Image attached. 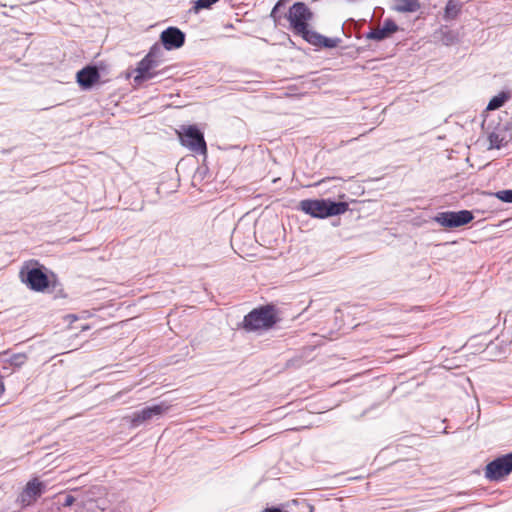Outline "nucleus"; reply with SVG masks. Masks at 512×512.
Listing matches in <instances>:
<instances>
[{
    "label": "nucleus",
    "instance_id": "18",
    "mask_svg": "<svg viewBox=\"0 0 512 512\" xmlns=\"http://www.w3.org/2000/svg\"><path fill=\"white\" fill-rule=\"evenodd\" d=\"M510 99V93L502 91L498 95L492 97L489 101L487 109L496 110L502 107Z\"/></svg>",
    "mask_w": 512,
    "mask_h": 512
},
{
    "label": "nucleus",
    "instance_id": "10",
    "mask_svg": "<svg viewBox=\"0 0 512 512\" xmlns=\"http://www.w3.org/2000/svg\"><path fill=\"white\" fill-rule=\"evenodd\" d=\"M168 409V405L165 403H160L147 406L140 411H136L130 416V427L137 428L146 421L163 415Z\"/></svg>",
    "mask_w": 512,
    "mask_h": 512
},
{
    "label": "nucleus",
    "instance_id": "1",
    "mask_svg": "<svg viewBox=\"0 0 512 512\" xmlns=\"http://www.w3.org/2000/svg\"><path fill=\"white\" fill-rule=\"evenodd\" d=\"M313 12L304 2H295L284 14L289 22L290 30L310 45L317 48L332 49L341 42L340 38H329L310 28Z\"/></svg>",
    "mask_w": 512,
    "mask_h": 512
},
{
    "label": "nucleus",
    "instance_id": "19",
    "mask_svg": "<svg viewBox=\"0 0 512 512\" xmlns=\"http://www.w3.org/2000/svg\"><path fill=\"white\" fill-rule=\"evenodd\" d=\"M162 48L161 46L158 44V43H155L154 45H152V47L150 48L149 52L145 55V57L151 59V60H154L158 63V65L160 66L161 64V57H162Z\"/></svg>",
    "mask_w": 512,
    "mask_h": 512
},
{
    "label": "nucleus",
    "instance_id": "21",
    "mask_svg": "<svg viewBox=\"0 0 512 512\" xmlns=\"http://www.w3.org/2000/svg\"><path fill=\"white\" fill-rule=\"evenodd\" d=\"M494 197L505 203H512V189L500 190L492 193Z\"/></svg>",
    "mask_w": 512,
    "mask_h": 512
},
{
    "label": "nucleus",
    "instance_id": "3",
    "mask_svg": "<svg viewBox=\"0 0 512 512\" xmlns=\"http://www.w3.org/2000/svg\"><path fill=\"white\" fill-rule=\"evenodd\" d=\"M19 278L30 290L44 292L54 281L47 274V269L38 261L26 262L20 269Z\"/></svg>",
    "mask_w": 512,
    "mask_h": 512
},
{
    "label": "nucleus",
    "instance_id": "25",
    "mask_svg": "<svg viewBox=\"0 0 512 512\" xmlns=\"http://www.w3.org/2000/svg\"><path fill=\"white\" fill-rule=\"evenodd\" d=\"M262 512H288L282 506H271L265 508Z\"/></svg>",
    "mask_w": 512,
    "mask_h": 512
},
{
    "label": "nucleus",
    "instance_id": "17",
    "mask_svg": "<svg viewBox=\"0 0 512 512\" xmlns=\"http://www.w3.org/2000/svg\"><path fill=\"white\" fill-rule=\"evenodd\" d=\"M288 1L289 0H278L271 10L270 17L273 19L276 26L282 25V19L286 13L283 12V10L285 9L286 3Z\"/></svg>",
    "mask_w": 512,
    "mask_h": 512
},
{
    "label": "nucleus",
    "instance_id": "11",
    "mask_svg": "<svg viewBox=\"0 0 512 512\" xmlns=\"http://www.w3.org/2000/svg\"><path fill=\"white\" fill-rule=\"evenodd\" d=\"M185 38V33L175 26L166 28L160 34V41L168 51L181 48L185 43Z\"/></svg>",
    "mask_w": 512,
    "mask_h": 512
},
{
    "label": "nucleus",
    "instance_id": "24",
    "mask_svg": "<svg viewBox=\"0 0 512 512\" xmlns=\"http://www.w3.org/2000/svg\"><path fill=\"white\" fill-rule=\"evenodd\" d=\"M75 502V497L68 494L65 496L64 501L62 502V506L69 507Z\"/></svg>",
    "mask_w": 512,
    "mask_h": 512
},
{
    "label": "nucleus",
    "instance_id": "5",
    "mask_svg": "<svg viewBox=\"0 0 512 512\" xmlns=\"http://www.w3.org/2000/svg\"><path fill=\"white\" fill-rule=\"evenodd\" d=\"M180 142L192 152L206 155L207 145L203 132L196 125H188L183 127L179 134Z\"/></svg>",
    "mask_w": 512,
    "mask_h": 512
},
{
    "label": "nucleus",
    "instance_id": "2",
    "mask_svg": "<svg viewBox=\"0 0 512 512\" xmlns=\"http://www.w3.org/2000/svg\"><path fill=\"white\" fill-rule=\"evenodd\" d=\"M299 209L313 218L324 219L344 214L349 205L345 201L332 199H304L300 201Z\"/></svg>",
    "mask_w": 512,
    "mask_h": 512
},
{
    "label": "nucleus",
    "instance_id": "22",
    "mask_svg": "<svg viewBox=\"0 0 512 512\" xmlns=\"http://www.w3.org/2000/svg\"><path fill=\"white\" fill-rule=\"evenodd\" d=\"M489 149H500L502 146L503 139L500 138L499 134L491 132L488 134Z\"/></svg>",
    "mask_w": 512,
    "mask_h": 512
},
{
    "label": "nucleus",
    "instance_id": "8",
    "mask_svg": "<svg viewBox=\"0 0 512 512\" xmlns=\"http://www.w3.org/2000/svg\"><path fill=\"white\" fill-rule=\"evenodd\" d=\"M103 69L102 64L86 65L76 73V82L82 90H90L100 81Z\"/></svg>",
    "mask_w": 512,
    "mask_h": 512
},
{
    "label": "nucleus",
    "instance_id": "15",
    "mask_svg": "<svg viewBox=\"0 0 512 512\" xmlns=\"http://www.w3.org/2000/svg\"><path fill=\"white\" fill-rule=\"evenodd\" d=\"M421 8L419 0H393V9L401 13H414Z\"/></svg>",
    "mask_w": 512,
    "mask_h": 512
},
{
    "label": "nucleus",
    "instance_id": "12",
    "mask_svg": "<svg viewBox=\"0 0 512 512\" xmlns=\"http://www.w3.org/2000/svg\"><path fill=\"white\" fill-rule=\"evenodd\" d=\"M400 30V27L392 18H386L380 28L371 29L365 34L369 40L383 41L390 38L394 33Z\"/></svg>",
    "mask_w": 512,
    "mask_h": 512
},
{
    "label": "nucleus",
    "instance_id": "20",
    "mask_svg": "<svg viewBox=\"0 0 512 512\" xmlns=\"http://www.w3.org/2000/svg\"><path fill=\"white\" fill-rule=\"evenodd\" d=\"M216 2H218V0H196L194 2V6L192 8V11L194 13H198L202 9H209Z\"/></svg>",
    "mask_w": 512,
    "mask_h": 512
},
{
    "label": "nucleus",
    "instance_id": "9",
    "mask_svg": "<svg viewBox=\"0 0 512 512\" xmlns=\"http://www.w3.org/2000/svg\"><path fill=\"white\" fill-rule=\"evenodd\" d=\"M158 67L159 65L156 61L144 56V58L138 62L135 69L136 75L134 76V82L141 84L164 74L165 70H157Z\"/></svg>",
    "mask_w": 512,
    "mask_h": 512
},
{
    "label": "nucleus",
    "instance_id": "14",
    "mask_svg": "<svg viewBox=\"0 0 512 512\" xmlns=\"http://www.w3.org/2000/svg\"><path fill=\"white\" fill-rule=\"evenodd\" d=\"M436 38L444 45H453L458 42V32L450 29L447 25H443L436 32Z\"/></svg>",
    "mask_w": 512,
    "mask_h": 512
},
{
    "label": "nucleus",
    "instance_id": "4",
    "mask_svg": "<svg viewBox=\"0 0 512 512\" xmlns=\"http://www.w3.org/2000/svg\"><path fill=\"white\" fill-rule=\"evenodd\" d=\"M279 321L277 311L271 304L251 310L243 319V328L248 331L269 330Z\"/></svg>",
    "mask_w": 512,
    "mask_h": 512
},
{
    "label": "nucleus",
    "instance_id": "13",
    "mask_svg": "<svg viewBox=\"0 0 512 512\" xmlns=\"http://www.w3.org/2000/svg\"><path fill=\"white\" fill-rule=\"evenodd\" d=\"M45 491V484L39 481L37 478H34L26 484L23 489L20 500L25 505H30L34 501L37 500Z\"/></svg>",
    "mask_w": 512,
    "mask_h": 512
},
{
    "label": "nucleus",
    "instance_id": "23",
    "mask_svg": "<svg viewBox=\"0 0 512 512\" xmlns=\"http://www.w3.org/2000/svg\"><path fill=\"white\" fill-rule=\"evenodd\" d=\"M27 360V356L24 353H15L10 356L9 363L15 367H21Z\"/></svg>",
    "mask_w": 512,
    "mask_h": 512
},
{
    "label": "nucleus",
    "instance_id": "6",
    "mask_svg": "<svg viewBox=\"0 0 512 512\" xmlns=\"http://www.w3.org/2000/svg\"><path fill=\"white\" fill-rule=\"evenodd\" d=\"M473 219L474 215L470 210L444 211L433 217L434 222L448 229L462 227L472 222Z\"/></svg>",
    "mask_w": 512,
    "mask_h": 512
},
{
    "label": "nucleus",
    "instance_id": "16",
    "mask_svg": "<svg viewBox=\"0 0 512 512\" xmlns=\"http://www.w3.org/2000/svg\"><path fill=\"white\" fill-rule=\"evenodd\" d=\"M462 11V4L456 0H448L443 13V19L445 21L455 20Z\"/></svg>",
    "mask_w": 512,
    "mask_h": 512
},
{
    "label": "nucleus",
    "instance_id": "26",
    "mask_svg": "<svg viewBox=\"0 0 512 512\" xmlns=\"http://www.w3.org/2000/svg\"><path fill=\"white\" fill-rule=\"evenodd\" d=\"M4 392V383H3V377L0 374V394Z\"/></svg>",
    "mask_w": 512,
    "mask_h": 512
},
{
    "label": "nucleus",
    "instance_id": "7",
    "mask_svg": "<svg viewBox=\"0 0 512 512\" xmlns=\"http://www.w3.org/2000/svg\"><path fill=\"white\" fill-rule=\"evenodd\" d=\"M512 472V452L490 461L485 467V477L490 481H500Z\"/></svg>",
    "mask_w": 512,
    "mask_h": 512
}]
</instances>
